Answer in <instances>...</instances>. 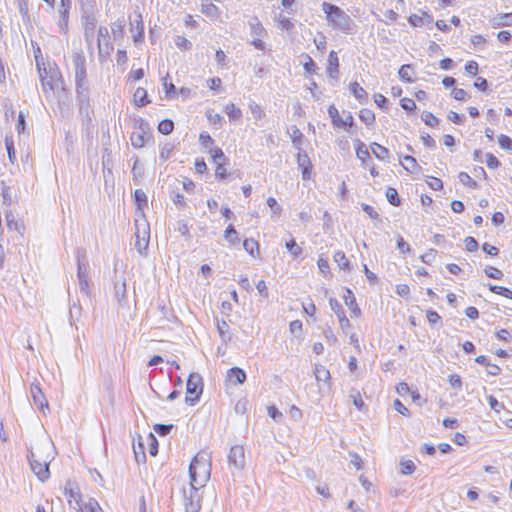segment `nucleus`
I'll use <instances>...</instances> for the list:
<instances>
[{"label": "nucleus", "mask_w": 512, "mask_h": 512, "mask_svg": "<svg viewBox=\"0 0 512 512\" xmlns=\"http://www.w3.org/2000/svg\"><path fill=\"white\" fill-rule=\"evenodd\" d=\"M35 60L42 91L46 98H51L55 90L63 84L61 72L55 63L44 61L39 47L35 50Z\"/></svg>", "instance_id": "1"}, {"label": "nucleus", "mask_w": 512, "mask_h": 512, "mask_svg": "<svg viewBox=\"0 0 512 512\" xmlns=\"http://www.w3.org/2000/svg\"><path fill=\"white\" fill-rule=\"evenodd\" d=\"M211 456L206 451L198 452L189 466L190 485L197 491L206 486L211 476Z\"/></svg>", "instance_id": "2"}, {"label": "nucleus", "mask_w": 512, "mask_h": 512, "mask_svg": "<svg viewBox=\"0 0 512 512\" xmlns=\"http://www.w3.org/2000/svg\"><path fill=\"white\" fill-rule=\"evenodd\" d=\"M321 10L324 13L327 24L335 31L344 34H351L355 28V23L351 17L338 5L323 2Z\"/></svg>", "instance_id": "3"}, {"label": "nucleus", "mask_w": 512, "mask_h": 512, "mask_svg": "<svg viewBox=\"0 0 512 512\" xmlns=\"http://www.w3.org/2000/svg\"><path fill=\"white\" fill-rule=\"evenodd\" d=\"M51 459V447L49 444H36L31 448L30 467L42 482L50 476L49 464Z\"/></svg>", "instance_id": "4"}, {"label": "nucleus", "mask_w": 512, "mask_h": 512, "mask_svg": "<svg viewBox=\"0 0 512 512\" xmlns=\"http://www.w3.org/2000/svg\"><path fill=\"white\" fill-rule=\"evenodd\" d=\"M354 150L355 156L357 160L360 162V166L363 169L368 170L371 177H378L380 175L379 168L374 163L367 145L363 141L357 139L354 141Z\"/></svg>", "instance_id": "5"}, {"label": "nucleus", "mask_w": 512, "mask_h": 512, "mask_svg": "<svg viewBox=\"0 0 512 512\" xmlns=\"http://www.w3.org/2000/svg\"><path fill=\"white\" fill-rule=\"evenodd\" d=\"M203 390V378L198 373H190L186 383L185 402L194 406L200 400Z\"/></svg>", "instance_id": "6"}, {"label": "nucleus", "mask_w": 512, "mask_h": 512, "mask_svg": "<svg viewBox=\"0 0 512 512\" xmlns=\"http://www.w3.org/2000/svg\"><path fill=\"white\" fill-rule=\"evenodd\" d=\"M208 154L210 155L212 163L214 164L215 178L219 181L226 180L230 175L227 169L229 160L225 156L222 149L219 147H213L212 149L208 150Z\"/></svg>", "instance_id": "7"}, {"label": "nucleus", "mask_w": 512, "mask_h": 512, "mask_svg": "<svg viewBox=\"0 0 512 512\" xmlns=\"http://www.w3.org/2000/svg\"><path fill=\"white\" fill-rule=\"evenodd\" d=\"M327 113L330 117L331 124L335 129L350 130L354 125V117L350 112L339 111V109L331 104L328 106Z\"/></svg>", "instance_id": "8"}, {"label": "nucleus", "mask_w": 512, "mask_h": 512, "mask_svg": "<svg viewBox=\"0 0 512 512\" xmlns=\"http://www.w3.org/2000/svg\"><path fill=\"white\" fill-rule=\"evenodd\" d=\"M150 138L149 124L142 118L136 119L134 122L133 131L130 135L131 145L136 148H142Z\"/></svg>", "instance_id": "9"}, {"label": "nucleus", "mask_w": 512, "mask_h": 512, "mask_svg": "<svg viewBox=\"0 0 512 512\" xmlns=\"http://www.w3.org/2000/svg\"><path fill=\"white\" fill-rule=\"evenodd\" d=\"M64 496L70 507L78 510L82 505V497L79 487L75 483L68 482L64 487Z\"/></svg>", "instance_id": "10"}, {"label": "nucleus", "mask_w": 512, "mask_h": 512, "mask_svg": "<svg viewBox=\"0 0 512 512\" xmlns=\"http://www.w3.org/2000/svg\"><path fill=\"white\" fill-rule=\"evenodd\" d=\"M135 247L136 249L142 253L144 252L149 244V225L145 222L142 224H138L136 221V232H135Z\"/></svg>", "instance_id": "11"}, {"label": "nucleus", "mask_w": 512, "mask_h": 512, "mask_svg": "<svg viewBox=\"0 0 512 512\" xmlns=\"http://www.w3.org/2000/svg\"><path fill=\"white\" fill-rule=\"evenodd\" d=\"M228 463L237 470L245 466V449L242 445H234L228 454Z\"/></svg>", "instance_id": "12"}, {"label": "nucleus", "mask_w": 512, "mask_h": 512, "mask_svg": "<svg viewBox=\"0 0 512 512\" xmlns=\"http://www.w3.org/2000/svg\"><path fill=\"white\" fill-rule=\"evenodd\" d=\"M298 168L301 170L302 179L308 181L312 178L313 165L305 152H298L296 156Z\"/></svg>", "instance_id": "13"}, {"label": "nucleus", "mask_w": 512, "mask_h": 512, "mask_svg": "<svg viewBox=\"0 0 512 512\" xmlns=\"http://www.w3.org/2000/svg\"><path fill=\"white\" fill-rule=\"evenodd\" d=\"M147 446L148 452L151 456H156L158 453V442L153 433L147 434L145 437H140L138 440V447L141 449L142 458H145L144 447Z\"/></svg>", "instance_id": "14"}, {"label": "nucleus", "mask_w": 512, "mask_h": 512, "mask_svg": "<svg viewBox=\"0 0 512 512\" xmlns=\"http://www.w3.org/2000/svg\"><path fill=\"white\" fill-rule=\"evenodd\" d=\"M410 26L422 27L424 25L430 24L433 21V16L425 10H419L417 13L410 14L407 18Z\"/></svg>", "instance_id": "15"}, {"label": "nucleus", "mask_w": 512, "mask_h": 512, "mask_svg": "<svg viewBox=\"0 0 512 512\" xmlns=\"http://www.w3.org/2000/svg\"><path fill=\"white\" fill-rule=\"evenodd\" d=\"M340 63L337 52L332 50L328 54L326 73L329 78L337 80L339 77Z\"/></svg>", "instance_id": "16"}, {"label": "nucleus", "mask_w": 512, "mask_h": 512, "mask_svg": "<svg viewBox=\"0 0 512 512\" xmlns=\"http://www.w3.org/2000/svg\"><path fill=\"white\" fill-rule=\"evenodd\" d=\"M31 396L34 404L41 411L48 410V402L41 388L37 384H32L30 388Z\"/></svg>", "instance_id": "17"}, {"label": "nucleus", "mask_w": 512, "mask_h": 512, "mask_svg": "<svg viewBox=\"0 0 512 512\" xmlns=\"http://www.w3.org/2000/svg\"><path fill=\"white\" fill-rule=\"evenodd\" d=\"M246 381V373L239 367H232L226 373V382L230 385H241Z\"/></svg>", "instance_id": "18"}, {"label": "nucleus", "mask_w": 512, "mask_h": 512, "mask_svg": "<svg viewBox=\"0 0 512 512\" xmlns=\"http://www.w3.org/2000/svg\"><path fill=\"white\" fill-rule=\"evenodd\" d=\"M399 79L406 84L413 83L416 80V71L411 64H404L398 70Z\"/></svg>", "instance_id": "19"}, {"label": "nucleus", "mask_w": 512, "mask_h": 512, "mask_svg": "<svg viewBox=\"0 0 512 512\" xmlns=\"http://www.w3.org/2000/svg\"><path fill=\"white\" fill-rule=\"evenodd\" d=\"M243 248L253 259H261L260 244L254 238L244 239Z\"/></svg>", "instance_id": "20"}, {"label": "nucleus", "mask_w": 512, "mask_h": 512, "mask_svg": "<svg viewBox=\"0 0 512 512\" xmlns=\"http://www.w3.org/2000/svg\"><path fill=\"white\" fill-rule=\"evenodd\" d=\"M347 295L345 296V304L347 305L351 316L354 318H360L362 315L361 309L357 304L356 298L350 289H347Z\"/></svg>", "instance_id": "21"}, {"label": "nucleus", "mask_w": 512, "mask_h": 512, "mask_svg": "<svg viewBox=\"0 0 512 512\" xmlns=\"http://www.w3.org/2000/svg\"><path fill=\"white\" fill-rule=\"evenodd\" d=\"M399 163L401 164L403 169L410 174L416 173L420 170V165L413 156H399Z\"/></svg>", "instance_id": "22"}, {"label": "nucleus", "mask_w": 512, "mask_h": 512, "mask_svg": "<svg viewBox=\"0 0 512 512\" xmlns=\"http://www.w3.org/2000/svg\"><path fill=\"white\" fill-rule=\"evenodd\" d=\"M317 382H322L328 389L331 387V376L329 370L323 365H316L314 370Z\"/></svg>", "instance_id": "23"}, {"label": "nucleus", "mask_w": 512, "mask_h": 512, "mask_svg": "<svg viewBox=\"0 0 512 512\" xmlns=\"http://www.w3.org/2000/svg\"><path fill=\"white\" fill-rule=\"evenodd\" d=\"M132 102L137 107H143L150 103L147 90L143 87H138L134 91Z\"/></svg>", "instance_id": "24"}, {"label": "nucleus", "mask_w": 512, "mask_h": 512, "mask_svg": "<svg viewBox=\"0 0 512 512\" xmlns=\"http://www.w3.org/2000/svg\"><path fill=\"white\" fill-rule=\"evenodd\" d=\"M475 362L484 365L487 368V373L491 376H497L501 372L499 365L491 363L489 359L484 355H479L475 358Z\"/></svg>", "instance_id": "25"}, {"label": "nucleus", "mask_w": 512, "mask_h": 512, "mask_svg": "<svg viewBox=\"0 0 512 512\" xmlns=\"http://www.w3.org/2000/svg\"><path fill=\"white\" fill-rule=\"evenodd\" d=\"M200 11L211 20H217L220 17L221 11L214 3H203L201 4Z\"/></svg>", "instance_id": "26"}, {"label": "nucleus", "mask_w": 512, "mask_h": 512, "mask_svg": "<svg viewBox=\"0 0 512 512\" xmlns=\"http://www.w3.org/2000/svg\"><path fill=\"white\" fill-rule=\"evenodd\" d=\"M370 148H371L373 155L380 161H385L390 156L389 149L379 143H376V142L371 143Z\"/></svg>", "instance_id": "27"}, {"label": "nucleus", "mask_w": 512, "mask_h": 512, "mask_svg": "<svg viewBox=\"0 0 512 512\" xmlns=\"http://www.w3.org/2000/svg\"><path fill=\"white\" fill-rule=\"evenodd\" d=\"M223 238L229 246L239 243V235L233 224H229L223 232Z\"/></svg>", "instance_id": "28"}, {"label": "nucleus", "mask_w": 512, "mask_h": 512, "mask_svg": "<svg viewBox=\"0 0 512 512\" xmlns=\"http://www.w3.org/2000/svg\"><path fill=\"white\" fill-rule=\"evenodd\" d=\"M224 112L227 115L230 122H237L242 117L241 109L234 103H228L224 107Z\"/></svg>", "instance_id": "29"}, {"label": "nucleus", "mask_w": 512, "mask_h": 512, "mask_svg": "<svg viewBox=\"0 0 512 512\" xmlns=\"http://www.w3.org/2000/svg\"><path fill=\"white\" fill-rule=\"evenodd\" d=\"M349 91L360 102L367 99L368 94L366 90L357 81L351 82L349 84Z\"/></svg>", "instance_id": "30"}, {"label": "nucleus", "mask_w": 512, "mask_h": 512, "mask_svg": "<svg viewBox=\"0 0 512 512\" xmlns=\"http://www.w3.org/2000/svg\"><path fill=\"white\" fill-rule=\"evenodd\" d=\"M333 260L338 265V267L344 271H350V261L346 257L345 253L341 250L336 251L333 254Z\"/></svg>", "instance_id": "31"}, {"label": "nucleus", "mask_w": 512, "mask_h": 512, "mask_svg": "<svg viewBox=\"0 0 512 512\" xmlns=\"http://www.w3.org/2000/svg\"><path fill=\"white\" fill-rule=\"evenodd\" d=\"M359 119L367 126L374 125L376 121L375 113L369 108H362L359 111Z\"/></svg>", "instance_id": "32"}, {"label": "nucleus", "mask_w": 512, "mask_h": 512, "mask_svg": "<svg viewBox=\"0 0 512 512\" xmlns=\"http://www.w3.org/2000/svg\"><path fill=\"white\" fill-rule=\"evenodd\" d=\"M275 23L277 27L282 31L292 32L294 29V24L291 19L283 15L276 17Z\"/></svg>", "instance_id": "33"}, {"label": "nucleus", "mask_w": 512, "mask_h": 512, "mask_svg": "<svg viewBox=\"0 0 512 512\" xmlns=\"http://www.w3.org/2000/svg\"><path fill=\"white\" fill-rule=\"evenodd\" d=\"M350 398L352 399L353 404L358 410L363 411L367 409V406L362 397V393L359 390L351 389Z\"/></svg>", "instance_id": "34"}, {"label": "nucleus", "mask_w": 512, "mask_h": 512, "mask_svg": "<svg viewBox=\"0 0 512 512\" xmlns=\"http://www.w3.org/2000/svg\"><path fill=\"white\" fill-rule=\"evenodd\" d=\"M488 289H489V291H491L494 294H497L506 299L512 300V290L510 288L500 286V285L489 284Z\"/></svg>", "instance_id": "35"}, {"label": "nucleus", "mask_w": 512, "mask_h": 512, "mask_svg": "<svg viewBox=\"0 0 512 512\" xmlns=\"http://www.w3.org/2000/svg\"><path fill=\"white\" fill-rule=\"evenodd\" d=\"M285 247L290 253V255L294 258L300 257L303 253L302 247L297 244L294 238H291L289 241H287Z\"/></svg>", "instance_id": "36"}, {"label": "nucleus", "mask_w": 512, "mask_h": 512, "mask_svg": "<svg viewBox=\"0 0 512 512\" xmlns=\"http://www.w3.org/2000/svg\"><path fill=\"white\" fill-rule=\"evenodd\" d=\"M302 57H303L302 65H303V69L305 70V72L310 75L315 74L317 71V65H316L315 61L312 59V57L308 54H304Z\"/></svg>", "instance_id": "37"}, {"label": "nucleus", "mask_w": 512, "mask_h": 512, "mask_svg": "<svg viewBox=\"0 0 512 512\" xmlns=\"http://www.w3.org/2000/svg\"><path fill=\"white\" fill-rule=\"evenodd\" d=\"M206 117L208 122L213 127H219L222 125L223 117L212 109L206 111Z\"/></svg>", "instance_id": "38"}, {"label": "nucleus", "mask_w": 512, "mask_h": 512, "mask_svg": "<svg viewBox=\"0 0 512 512\" xmlns=\"http://www.w3.org/2000/svg\"><path fill=\"white\" fill-rule=\"evenodd\" d=\"M386 198L388 202L393 206H399L401 204V199L398 194V191L394 187H388L385 191Z\"/></svg>", "instance_id": "39"}, {"label": "nucleus", "mask_w": 512, "mask_h": 512, "mask_svg": "<svg viewBox=\"0 0 512 512\" xmlns=\"http://www.w3.org/2000/svg\"><path fill=\"white\" fill-rule=\"evenodd\" d=\"M79 512H103L100 505L95 500H89L88 502L83 503V505L78 509Z\"/></svg>", "instance_id": "40"}, {"label": "nucleus", "mask_w": 512, "mask_h": 512, "mask_svg": "<svg viewBox=\"0 0 512 512\" xmlns=\"http://www.w3.org/2000/svg\"><path fill=\"white\" fill-rule=\"evenodd\" d=\"M158 131L163 135H169L174 129V123L170 119H163L159 122Z\"/></svg>", "instance_id": "41"}, {"label": "nucleus", "mask_w": 512, "mask_h": 512, "mask_svg": "<svg viewBox=\"0 0 512 512\" xmlns=\"http://www.w3.org/2000/svg\"><path fill=\"white\" fill-rule=\"evenodd\" d=\"M134 199L139 210H143V208L147 205V196L141 189H136L134 191Z\"/></svg>", "instance_id": "42"}, {"label": "nucleus", "mask_w": 512, "mask_h": 512, "mask_svg": "<svg viewBox=\"0 0 512 512\" xmlns=\"http://www.w3.org/2000/svg\"><path fill=\"white\" fill-rule=\"evenodd\" d=\"M421 118L423 122L429 127H437L439 124V119L431 112L425 111L422 113Z\"/></svg>", "instance_id": "43"}, {"label": "nucleus", "mask_w": 512, "mask_h": 512, "mask_svg": "<svg viewBox=\"0 0 512 512\" xmlns=\"http://www.w3.org/2000/svg\"><path fill=\"white\" fill-rule=\"evenodd\" d=\"M399 18V14L394 9H387L383 13V18L381 21H383L385 24H392L395 23Z\"/></svg>", "instance_id": "44"}, {"label": "nucleus", "mask_w": 512, "mask_h": 512, "mask_svg": "<svg viewBox=\"0 0 512 512\" xmlns=\"http://www.w3.org/2000/svg\"><path fill=\"white\" fill-rule=\"evenodd\" d=\"M485 163L487 167L491 170H496L501 166V162L492 153H486Z\"/></svg>", "instance_id": "45"}, {"label": "nucleus", "mask_w": 512, "mask_h": 512, "mask_svg": "<svg viewBox=\"0 0 512 512\" xmlns=\"http://www.w3.org/2000/svg\"><path fill=\"white\" fill-rule=\"evenodd\" d=\"M399 104L401 108L407 112H415L417 108L415 101L408 97H403L402 99H400Z\"/></svg>", "instance_id": "46"}, {"label": "nucleus", "mask_w": 512, "mask_h": 512, "mask_svg": "<svg viewBox=\"0 0 512 512\" xmlns=\"http://www.w3.org/2000/svg\"><path fill=\"white\" fill-rule=\"evenodd\" d=\"M498 144L501 149L512 151V139L508 135L500 134L498 136Z\"/></svg>", "instance_id": "47"}, {"label": "nucleus", "mask_w": 512, "mask_h": 512, "mask_svg": "<svg viewBox=\"0 0 512 512\" xmlns=\"http://www.w3.org/2000/svg\"><path fill=\"white\" fill-rule=\"evenodd\" d=\"M458 178L463 185L469 188L477 187V182L466 172H460Z\"/></svg>", "instance_id": "48"}, {"label": "nucleus", "mask_w": 512, "mask_h": 512, "mask_svg": "<svg viewBox=\"0 0 512 512\" xmlns=\"http://www.w3.org/2000/svg\"><path fill=\"white\" fill-rule=\"evenodd\" d=\"M484 272L487 277L492 279L501 280L503 278V272L494 266H487Z\"/></svg>", "instance_id": "49"}, {"label": "nucleus", "mask_w": 512, "mask_h": 512, "mask_svg": "<svg viewBox=\"0 0 512 512\" xmlns=\"http://www.w3.org/2000/svg\"><path fill=\"white\" fill-rule=\"evenodd\" d=\"M199 141L204 148L212 149L214 146V140L207 132H201L199 134Z\"/></svg>", "instance_id": "50"}, {"label": "nucleus", "mask_w": 512, "mask_h": 512, "mask_svg": "<svg viewBox=\"0 0 512 512\" xmlns=\"http://www.w3.org/2000/svg\"><path fill=\"white\" fill-rule=\"evenodd\" d=\"M451 97L456 101H466L469 98V94L462 88H453L451 91Z\"/></svg>", "instance_id": "51"}, {"label": "nucleus", "mask_w": 512, "mask_h": 512, "mask_svg": "<svg viewBox=\"0 0 512 512\" xmlns=\"http://www.w3.org/2000/svg\"><path fill=\"white\" fill-rule=\"evenodd\" d=\"M426 183L432 190L435 191L441 190L443 188V182L438 177L428 176Z\"/></svg>", "instance_id": "52"}, {"label": "nucleus", "mask_w": 512, "mask_h": 512, "mask_svg": "<svg viewBox=\"0 0 512 512\" xmlns=\"http://www.w3.org/2000/svg\"><path fill=\"white\" fill-rule=\"evenodd\" d=\"M250 31H251L252 35L257 36V37H262L266 34L265 28L259 21H256L255 23L250 24Z\"/></svg>", "instance_id": "53"}, {"label": "nucleus", "mask_w": 512, "mask_h": 512, "mask_svg": "<svg viewBox=\"0 0 512 512\" xmlns=\"http://www.w3.org/2000/svg\"><path fill=\"white\" fill-rule=\"evenodd\" d=\"M194 169L197 174L202 175L208 171V166L203 158H196L194 162Z\"/></svg>", "instance_id": "54"}, {"label": "nucleus", "mask_w": 512, "mask_h": 512, "mask_svg": "<svg viewBox=\"0 0 512 512\" xmlns=\"http://www.w3.org/2000/svg\"><path fill=\"white\" fill-rule=\"evenodd\" d=\"M465 72L471 76H476L479 72V65L476 61L470 60L465 64Z\"/></svg>", "instance_id": "55"}, {"label": "nucleus", "mask_w": 512, "mask_h": 512, "mask_svg": "<svg viewBox=\"0 0 512 512\" xmlns=\"http://www.w3.org/2000/svg\"><path fill=\"white\" fill-rule=\"evenodd\" d=\"M373 98H374V103L378 108H380L382 110L387 109L388 99L383 94L377 93L373 96Z\"/></svg>", "instance_id": "56"}, {"label": "nucleus", "mask_w": 512, "mask_h": 512, "mask_svg": "<svg viewBox=\"0 0 512 512\" xmlns=\"http://www.w3.org/2000/svg\"><path fill=\"white\" fill-rule=\"evenodd\" d=\"M317 266H318V269L319 271L327 276L330 274V266H329V263H328V260L323 258V257H319L317 259Z\"/></svg>", "instance_id": "57"}, {"label": "nucleus", "mask_w": 512, "mask_h": 512, "mask_svg": "<svg viewBox=\"0 0 512 512\" xmlns=\"http://www.w3.org/2000/svg\"><path fill=\"white\" fill-rule=\"evenodd\" d=\"M302 309L309 317H314L317 312V308L311 299L307 303L302 304Z\"/></svg>", "instance_id": "58"}, {"label": "nucleus", "mask_w": 512, "mask_h": 512, "mask_svg": "<svg viewBox=\"0 0 512 512\" xmlns=\"http://www.w3.org/2000/svg\"><path fill=\"white\" fill-rule=\"evenodd\" d=\"M447 118L454 124L461 125L465 122V116L463 114H459L455 111H450L447 114Z\"/></svg>", "instance_id": "59"}, {"label": "nucleus", "mask_w": 512, "mask_h": 512, "mask_svg": "<svg viewBox=\"0 0 512 512\" xmlns=\"http://www.w3.org/2000/svg\"><path fill=\"white\" fill-rule=\"evenodd\" d=\"M465 249L468 252H475L478 249V242L474 237L468 236L464 239Z\"/></svg>", "instance_id": "60"}, {"label": "nucleus", "mask_w": 512, "mask_h": 512, "mask_svg": "<svg viewBox=\"0 0 512 512\" xmlns=\"http://www.w3.org/2000/svg\"><path fill=\"white\" fill-rule=\"evenodd\" d=\"M396 245L400 252L403 254H408L411 251L410 245L400 235L396 239Z\"/></svg>", "instance_id": "61"}, {"label": "nucleus", "mask_w": 512, "mask_h": 512, "mask_svg": "<svg viewBox=\"0 0 512 512\" xmlns=\"http://www.w3.org/2000/svg\"><path fill=\"white\" fill-rule=\"evenodd\" d=\"M112 33L115 38H122L124 35V23L122 21H118L112 24L111 26Z\"/></svg>", "instance_id": "62"}, {"label": "nucleus", "mask_w": 512, "mask_h": 512, "mask_svg": "<svg viewBox=\"0 0 512 512\" xmlns=\"http://www.w3.org/2000/svg\"><path fill=\"white\" fill-rule=\"evenodd\" d=\"M395 291L398 296L407 298L410 295V287L408 284L401 283L397 284L395 287Z\"/></svg>", "instance_id": "63"}, {"label": "nucleus", "mask_w": 512, "mask_h": 512, "mask_svg": "<svg viewBox=\"0 0 512 512\" xmlns=\"http://www.w3.org/2000/svg\"><path fill=\"white\" fill-rule=\"evenodd\" d=\"M207 87L212 91L220 90L222 87V80L219 77H213L206 81Z\"/></svg>", "instance_id": "64"}]
</instances>
